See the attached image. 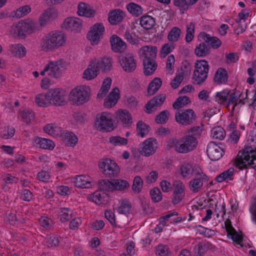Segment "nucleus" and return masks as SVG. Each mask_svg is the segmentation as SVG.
<instances>
[{"mask_svg":"<svg viewBox=\"0 0 256 256\" xmlns=\"http://www.w3.org/2000/svg\"><path fill=\"white\" fill-rule=\"evenodd\" d=\"M157 148L156 140L150 138L140 144V152L142 156L148 157L154 154Z\"/></svg>","mask_w":256,"mask_h":256,"instance_id":"nucleus-12","label":"nucleus"},{"mask_svg":"<svg viewBox=\"0 0 256 256\" xmlns=\"http://www.w3.org/2000/svg\"><path fill=\"white\" fill-rule=\"evenodd\" d=\"M72 182L76 187L82 188H88L92 186V179L87 175L76 176L72 178Z\"/></svg>","mask_w":256,"mask_h":256,"instance_id":"nucleus-20","label":"nucleus"},{"mask_svg":"<svg viewBox=\"0 0 256 256\" xmlns=\"http://www.w3.org/2000/svg\"><path fill=\"white\" fill-rule=\"evenodd\" d=\"M77 13L80 16L86 18L92 17L95 15V10L90 6L84 2H80L78 6Z\"/></svg>","mask_w":256,"mask_h":256,"instance_id":"nucleus-27","label":"nucleus"},{"mask_svg":"<svg viewBox=\"0 0 256 256\" xmlns=\"http://www.w3.org/2000/svg\"><path fill=\"white\" fill-rule=\"evenodd\" d=\"M200 40H203L207 44H210L212 48L216 49L222 45L221 40L216 36H211L205 32H201L198 36Z\"/></svg>","mask_w":256,"mask_h":256,"instance_id":"nucleus-22","label":"nucleus"},{"mask_svg":"<svg viewBox=\"0 0 256 256\" xmlns=\"http://www.w3.org/2000/svg\"><path fill=\"white\" fill-rule=\"evenodd\" d=\"M110 142L114 146H120L128 144V140L120 136H113L109 138Z\"/></svg>","mask_w":256,"mask_h":256,"instance_id":"nucleus-58","label":"nucleus"},{"mask_svg":"<svg viewBox=\"0 0 256 256\" xmlns=\"http://www.w3.org/2000/svg\"><path fill=\"white\" fill-rule=\"evenodd\" d=\"M155 19L148 15L143 16L140 20L141 26L146 30L151 29L155 24Z\"/></svg>","mask_w":256,"mask_h":256,"instance_id":"nucleus-39","label":"nucleus"},{"mask_svg":"<svg viewBox=\"0 0 256 256\" xmlns=\"http://www.w3.org/2000/svg\"><path fill=\"white\" fill-rule=\"evenodd\" d=\"M110 42L112 48L115 52H122L126 49V46L124 42L116 35L114 34L111 36Z\"/></svg>","mask_w":256,"mask_h":256,"instance_id":"nucleus-25","label":"nucleus"},{"mask_svg":"<svg viewBox=\"0 0 256 256\" xmlns=\"http://www.w3.org/2000/svg\"><path fill=\"white\" fill-rule=\"evenodd\" d=\"M211 136L214 139L222 140L226 136V132L222 127L216 126L212 130Z\"/></svg>","mask_w":256,"mask_h":256,"instance_id":"nucleus-51","label":"nucleus"},{"mask_svg":"<svg viewBox=\"0 0 256 256\" xmlns=\"http://www.w3.org/2000/svg\"><path fill=\"white\" fill-rule=\"evenodd\" d=\"M175 62L174 56L173 54L169 56L166 60V72L169 74H172L174 72V65Z\"/></svg>","mask_w":256,"mask_h":256,"instance_id":"nucleus-62","label":"nucleus"},{"mask_svg":"<svg viewBox=\"0 0 256 256\" xmlns=\"http://www.w3.org/2000/svg\"><path fill=\"white\" fill-rule=\"evenodd\" d=\"M119 62L122 70L126 72H132L136 68V60L130 53L125 54L120 56Z\"/></svg>","mask_w":256,"mask_h":256,"instance_id":"nucleus-11","label":"nucleus"},{"mask_svg":"<svg viewBox=\"0 0 256 256\" xmlns=\"http://www.w3.org/2000/svg\"><path fill=\"white\" fill-rule=\"evenodd\" d=\"M166 96L164 94H160L154 96L146 104V112L151 114L152 112L160 107L164 102Z\"/></svg>","mask_w":256,"mask_h":256,"instance_id":"nucleus-21","label":"nucleus"},{"mask_svg":"<svg viewBox=\"0 0 256 256\" xmlns=\"http://www.w3.org/2000/svg\"><path fill=\"white\" fill-rule=\"evenodd\" d=\"M132 205L130 202L126 199L122 200L118 212L119 214L127 215L131 212Z\"/></svg>","mask_w":256,"mask_h":256,"instance_id":"nucleus-41","label":"nucleus"},{"mask_svg":"<svg viewBox=\"0 0 256 256\" xmlns=\"http://www.w3.org/2000/svg\"><path fill=\"white\" fill-rule=\"evenodd\" d=\"M189 98L186 96L179 97L176 100L173 104V107L174 108H179L183 107L184 106L190 103Z\"/></svg>","mask_w":256,"mask_h":256,"instance_id":"nucleus-60","label":"nucleus"},{"mask_svg":"<svg viewBox=\"0 0 256 256\" xmlns=\"http://www.w3.org/2000/svg\"><path fill=\"white\" fill-rule=\"evenodd\" d=\"M31 12V8L28 5H25L20 7L14 12V16L16 18L23 17Z\"/></svg>","mask_w":256,"mask_h":256,"instance_id":"nucleus-56","label":"nucleus"},{"mask_svg":"<svg viewBox=\"0 0 256 256\" xmlns=\"http://www.w3.org/2000/svg\"><path fill=\"white\" fill-rule=\"evenodd\" d=\"M143 186V180L140 176H136L133 180L132 190L134 193L139 194Z\"/></svg>","mask_w":256,"mask_h":256,"instance_id":"nucleus-54","label":"nucleus"},{"mask_svg":"<svg viewBox=\"0 0 256 256\" xmlns=\"http://www.w3.org/2000/svg\"><path fill=\"white\" fill-rule=\"evenodd\" d=\"M98 189L105 193L114 191L112 180L110 181L108 180H101L98 182Z\"/></svg>","mask_w":256,"mask_h":256,"instance_id":"nucleus-45","label":"nucleus"},{"mask_svg":"<svg viewBox=\"0 0 256 256\" xmlns=\"http://www.w3.org/2000/svg\"><path fill=\"white\" fill-rule=\"evenodd\" d=\"M112 58L110 57H104L92 60L93 66H96L98 71L101 70L104 72L110 71L112 68Z\"/></svg>","mask_w":256,"mask_h":256,"instance_id":"nucleus-18","label":"nucleus"},{"mask_svg":"<svg viewBox=\"0 0 256 256\" xmlns=\"http://www.w3.org/2000/svg\"><path fill=\"white\" fill-rule=\"evenodd\" d=\"M60 221L62 222H68L72 218V210L68 208H62L60 209Z\"/></svg>","mask_w":256,"mask_h":256,"instance_id":"nucleus-48","label":"nucleus"},{"mask_svg":"<svg viewBox=\"0 0 256 256\" xmlns=\"http://www.w3.org/2000/svg\"><path fill=\"white\" fill-rule=\"evenodd\" d=\"M148 126L146 125L142 121H139L136 124L137 135L142 138L148 135L149 132Z\"/></svg>","mask_w":256,"mask_h":256,"instance_id":"nucleus-53","label":"nucleus"},{"mask_svg":"<svg viewBox=\"0 0 256 256\" xmlns=\"http://www.w3.org/2000/svg\"><path fill=\"white\" fill-rule=\"evenodd\" d=\"M176 122L184 126L192 124L196 119V114L192 109L180 110L175 114Z\"/></svg>","mask_w":256,"mask_h":256,"instance_id":"nucleus-10","label":"nucleus"},{"mask_svg":"<svg viewBox=\"0 0 256 256\" xmlns=\"http://www.w3.org/2000/svg\"><path fill=\"white\" fill-rule=\"evenodd\" d=\"M92 61L83 74V77L86 80H91L96 78L98 75V70L96 66H93Z\"/></svg>","mask_w":256,"mask_h":256,"instance_id":"nucleus-35","label":"nucleus"},{"mask_svg":"<svg viewBox=\"0 0 256 256\" xmlns=\"http://www.w3.org/2000/svg\"><path fill=\"white\" fill-rule=\"evenodd\" d=\"M90 93V90L87 86H76L70 92V99L74 104L82 105L89 100Z\"/></svg>","mask_w":256,"mask_h":256,"instance_id":"nucleus-5","label":"nucleus"},{"mask_svg":"<svg viewBox=\"0 0 256 256\" xmlns=\"http://www.w3.org/2000/svg\"><path fill=\"white\" fill-rule=\"evenodd\" d=\"M229 95V91L228 90H224L222 92H217L215 100L216 101L220 104L226 105L227 98Z\"/></svg>","mask_w":256,"mask_h":256,"instance_id":"nucleus-55","label":"nucleus"},{"mask_svg":"<svg viewBox=\"0 0 256 256\" xmlns=\"http://www.w3.org/2000/svg\"><path fill=\"white\" fill-rule=\"evenodd\" d=\"M234 174V168H231L218 176L216 178V180L218 182H222L224 180H232Z\"/></svg>","mask_w":256,"mask_h":256,"instance_id":"nucleus-44","label":"nucleus"},{"mask_svg":"<svg viewBox=\"0 0 256 256\" xmlns=\"http://www.w3.org/2000/svg\"><path fill=\"white\" fill-rule=\"evenodd\" d=\"M98 166L104 174L108 177L116 176L120 172L118 165L110 159L101 160Z\"/></svg>","mask_w":256,"mask_h":256,"instance_id":"nucleus-9","label":"nucleus"},{"mask_svg":"<svg viewBox=\"0 0 256 256\" xmlns=\"http://www.w3.org/2000/svg\"><path fill=\"white\" fill-rule=\"evenodd\" d=\"M62 139L67 142L70 146H74L78 142V138L72 132L68 130L62 131L60 134Z\"/></svg>","mask_w":256,"mask_h":256,"instance_id":"nucleus-37","label":"nucleus"},{"mask_svg":"<svg viewBox=\"0 0 256 256\" xmlns=\"http://www.w3.org/2000/svg\"><path fill=\"white\" fill-rule=\"evenodd\" d=\"M63 64V62L61 60L50 61L40 72V74L42 76L47 74L51 78H58L62 74Z\"/></svg>","mask_w":256,"mask_h":256,"instance_id":"nucleus-8","label":"nucleus"},{"mask_svg":"<svg viewBox=\"0 0 256 256\" xmlns=\"http://www.w3.org/2000/svg\"><path fill=\"white\" fill-rule=\"evenodd\" d=\"M96 128L100 130L110 132L114 129L112 115L108 112H104L96 116L95 123Z\"/></svg>","mask_w":256,"mask_h":256,"instance_id":"nucleus-6","label":"nucleus"},{"mask_svg":"<svg viewBox=\"0 0 256 256\" xmlns=\"http://www.w3.org/2000/svg\"><path fill=\"white\" fill-rule=\"evenodd\" d=\"M14 34L20 38H24L26 32L30 33L32 31L31 25L25 22H20L12 28Z\"/></svg>","mask_w":256,"mask_h":256,"instance_id":"nucleus-19","label":"nucleus"},{"mask_svg":"<svg viewBox=\"0 0 256 256\" xmlns=\"http://www.w3.org/2000/svg\"><path fill=\"white\" fill-rule=\"evenodd\" d=\"M197 166L192 168L189 164L182 165L180 168L181 174L184 178H188L191 174L194 175V170Z\"/></svg>","mask_w":256,"mask_h":256,"instance_id":"nucleus-50","label":"nucleus"},{"mask_svg":"<svg viewBox=\"0 0 256 256\" xmlns=\"http://www.w3.org/2000/svg\"><path fill=\"white\" fill-rule=\"evenodd\" d=\"M206 152L208 158L213 161L220 160L224 152L223 148L214 142H210L207 146Z\"/></svg>","mask_w":256,"mask_h":256,"instance_id":"nucleus-14","label":"nucleus"},{"mask_svg":"<svg viewBox=\"0 0 256 256\" xmlns=\"http://www.w3.org/2000/svg\"><path fill=\"white\" fill-rule=\"evenodd\" d=\"M106 194L102 190H98L92 194L88 196V198L90 200L97 204H101L104 201V198Z\"/></svg>","mask_w":256,"mask_h":256,"instance_id":"nucleus-36","label":"nucleus"},{"mask_svg":"<svg viewBox=\"0 0 256 256\" xmlns=\"http://www.w3.org/2000/svg\"><path fill=\"white\" fill-rule=\"evenodd\" d=\"M170 251L168 246L163 244H160L156 247V256H169Z\"/></svg>","mask_w":256,"mask_h":256,"instance_id":"nucleus-59","label":"nucleus"},{"mask_svg":"<svg viewBox=\"0 0 256 256\" xmlns=\"http://www.w3.org/2000/svg\"><path fill=\"white\" fill-rule=\"evenodd\" d=\"M194 172V178L190 181L189 188L192 192H198L200 190L204 183L208 182L209 178L200 167H196Z\"/></svg>","mask_w":256,"mask_h":256,"instance_id":"nucleus-7","label":"nucleus"},{"mask_svg":"<svg viewBox=\"0 0 256 256\" xmlns=\"http://www.w3.org/2000/svg\"><path fill=\"white\" fill-rule=\"evenodd\" d=\"M36 178L40 181L47 182L50 180V176L48 172L42 170L38 173Z\"/></svg>","mask_w":256,"mask_h":256,"instance_id":"nucleus-64","label":"nucleus"},{"mask_svg":"<svg viewBox=\"0 0 256 256\" xmlns=\"http://www.w3.org/2000/svg\"><path fill=\"white\" fill-rule=\"evenodd\" d=\"M173 186L174 190L172 201V204L175 205L178 204L184 198L185 196V186L180 180L174 181Z\"/></svg>","mask_w":256,"mask_h":256,"instance_id":"nucleus-16","label":"nucleus"},{"mask_svg":"<svg viewBox=\"0 0 256 256\" xmlns=\"http://www.w3.org/2000/svg\"><path fill=\"white\" fill-rule=\"evenodd\" d=\"M210 246L209 242H200L195 246L194 251L197 256H202L210 248Z\"/></svg>","mask_w":256,"mask_h":256,"instance_id":"nucleus-49","label":"nucleus"},{"mask_svg":"<svg viewBox=\"0 0 256 256\" xmlns=\"http://www.w3.org/2000/svg\"><path fill=\"white\" fill-rule=\"evenodd\" d=\"M152 200L155 202H158L162 200V194L160 190L155 188L152 189L150 192Z\"/></svg>","mask_w":256,"mask_h":256,"instance_id":"nucleus-63","label":"nucleus"},{"mask_svg":"<svg viewBox=\"0 0 256 256\" xmlns=\"http://www.w3.org/2000/svg\"><path fill=\"white\" fill-rule=\"evenodd\" d=\"M10 50L14 56L18 58H23L26 54V48L20 44L12 45Z\"/></svg>","mask_w":256,"mask_h":256,"instance_id":"nucleus-33","label":"nucleus"},{"mask_svg":"<svg viewBox=\"0 0 256 256\" xmlns=\"http://www.w3.org/2000/svg\"><path fill=\"white\" fill-rule=\"evenodd\" d=\"M126 8L129 12L135 16L142 15L144 11L141 6L134 2L128 4L126 6Z\"/></svg>","mask_w":256,"mask_h":256,"instance_id":"nucleus-46","label":"nucleus"},{"mask_svg":"<svg viewBox=\"0 0 256 256\" xmlns=\"http://www.w3.org/2000/svg\"><path fill=\"white\" fill-rule=\"evenodd\" d=\"M171 147L180 154H186L194 150L197 146L198 141L194 136L186 134L179 140H172L170 142Z\"/></svg>","mask_w":256,"mask_h":256,"instance_id":"nucleus-3","label":"nucleus"},{"mask_svg":"<svg viewBox=\"0 0 256 256\" xmlns=\"http://www.w3.org/2000/svg\"><path fill=\"white\" fill-rule=\"evenodd\" d=\"M44 131L52 136H58L62 134V130L60 127L54 124H48L44 128Z\"/></svg>","mask_w":256,"mask_h":256,"instance_id":"nucleus-43","label":"nucleus"},{"mask_svg":"<svg viewBox=\"0 0 256 256\" xmlns=\"http://www.w3.org/2000/svg\"><path fill=\"white\" fill-rule=\"evenodd\" d=\"M214 80L218 84L224 83L228 80L227 72L224 68H219L215 74Z\"/></svg>","mask_w":256,"mask_h":256,"instance_id":"nucleus-42","label":"nucleus"},{"mask_svg":"<svg viewBox=\"0 0 256 256\" xmlns=\"http://www.w3.org/2000/svg\"><path fill=\"white\" fill-rule=\"evenodd\" d=\"M119 120L124 126H130L132 123V118L130 114L126 110H120L117 112Z\"/></svg>","mask_w":256,"mask_h":256,"instance_id":"nucleus-31","label":"nucleus"},{"mask_svg":"<svg viewBox=\"0 0 256 256\" xmlns=\"http://www.w3.org/2000/svg\"><path fill=\"white\" fill-rule=\"evenodd\" d=\"M143 65L144 73L146 76L152 74L158 66L155 60H149L148 59L143 60Z\"/></svg>","mask_w":256,"mask_h":256,"instance_id":"nucleus-30","label":"nucleus"},{"mask_svg":"<svg viewBox=\"0 0 256 256\" xmlns=\"http://www.w3.org/2000/svg\"><path fill=\"white\" fill-rule=\"evenodd\" d=\"M114 191V190H124L130 186L128 182L124 180L114 179L112 180Z\"/></svg>","mask_w":256,"mask_h":256,"instance_id":"nucleus-47","label":"nucleus"},{"mask_svg":"<svg viewBox=\"0 0 256 256\" xmlns=\"http://www.w3.org/2000/svg\"><path fill=\"white\" fill-rule=\"evenodd\" d=\"M157 51V48L156 46H146L140 49L139 52L144 58V59L152 60H155Z\"/></svg>","mask_w":256,"mask_h":256,"instance_id":"nucleus-23","label":"nucleus"},{"mask_svg":"<svg viewBox=\"0 0 256 256\" xmlns=\"http://www.w3.org/2000/svg\"><path fill=\"white\" fill-rule=\"evenodd\" d=\"M62 27L68 31L78 32L82 28V20L76 18H68L65 19Z\"/></svg>","mask_w":256,"mask_h":256,"instance_id":"nucleus-17","label":"nucleus"},{"mask_svg":"<svg viewBox=\"0 0 256 256\" xmlns=\"http://www.w3.org/2000/svg\"><path fill=\"white\" fill-rule=\"evenodd\" d=\"M124 16V14L121 10H115L110 13L108 21L112 24L116 25L122 21Z\"/></svg>","mask_w":256,"mask_h":256,"instance_id":"nucleus-34","label":"nucleus"},{"mask_svg":"<svg viewBox=\"0 0 256 256\" xmlns=\"http://www.w3.org/2000/svg\"><path fill=\"white\" fill-rule=\"evenodd\" d=\"M104 27L102 24L97 23L91 28L90 31L88 34V38L92 45L97 44L100 38L103 35Z\"/></svg>","mask_w":256,"mask_h":256,"instance_id":"nucleus-13","label":"nucleus"},{"mask_svg":"<svg viewBox=\"0 0 256 256\" xmlns=\"http://www.w3.org/2000/svg\"><path fill=\"white\" fill-rule=\"evenodd\" d=\"M236 160L237 167L240 169L255 168H256V147L248 146L243 152H239Z\"/></svg>","mask_w":256,"mask_h":256,"instance_id":"nucleus-2","label":"nucleus"},{"mask_svg":"<svg viewBox=\"0 0 256 256\" xmlns=\"http://www.w3.org/2000/svg\"><path fill=\"white\" fill-rule=\"evenodd\" d=\"M162 80L160 78H154L150 84L148 88V94L150 96L154 94L160 88Z\"/></svg>","mask_w":256,"mask_h":256,"instance_id":"nucleus-40","label":"nucleus"},{"mask_svg":"<svg viewBox=\"0 0 256 256\" xmlns=\"http://www.w3.org/2000/svg\"><path fill=\"white\" fill-rule=\"evenodd\" d=\"M119 92V89L117 88H115L112 90L104 100L105 106L111 108L115 105L120 98Z\"/></svg>","mask_w":256,"mask_h":256,"instance_id":"nucleus-28","label":"nucleus"},{"mask_svg":"<svg viewBox=\"0 0 256 256\" xmlns=\"http://www.w3.org/2000/svg\"><path fill=\"white\" fill-rule=\"evenodd\" d=\"M199 0H174V5L177 7L180 12L184 14L190 6L196 4Z\"/></svg>","mask_w":256,"mask_h":256,"instance_id":"nucleus-29","label":"nucleus"},{"mask_svg":"<svg viewBox=\"0 0 256 256\" xmlns=\"http://www.w3.org/2000/svg\"><path fill=\"white\" fill-rule=\"evenodd\" d=\"M34 145L36 147L43 149L52 150L55 146L54 142L52 140L39 137L35 138L34 139Z\"/></svg>","mask_w":256,"mask_h":256,"instance_id":"nucleus-26","label":"nucleus"},{"mask_svg":"<svg viewBox=\"0 0 256 256\" xmlns=\"http://www.w3.org/2000/svg\"><path fill=\"white\" fill-rule=\"evenodd\" d=\"M210 52V47L206 42H202L196 46L194 54L198 57H204Z\"/></svg>","mask_w":256,"mask_h":256,"instance_id":"nucleus-32","label":"nucleus"},{"mask_svg":"<svg viewBox=\"0 0 256 256\" xmlns=\"http://www.w3.org/2000/svg\"><path fill=\"white\" fill-rule=\"evenodd\" d=\"M181 30L179 28L174 27L168 35V39L170 42H176L178 40L181 34Z\"/></svg>","mask_w":256,"mask_h":256,"instance_id":"nucleus-52","label":"nucleus"},{"mask_svg":"<svg viewBox=\"0 0 256 256\" xmlns=\"http://www.w3.org/2000/svg\"><path fill=\"white\" fill-rule=\"evenodd\" d=\"M58 16V12L52 8H49L41 15L40 18V24L44 26L49 21L55 19Z\"/></svg>","mask_w":256,"mask_h":256,"instance_id":"nucleus-24","label":"nucleus"},{"mask_svg":"<svg viewBox=\"0 0 256 256\" xmlns=\"http://www.w3.org/2000/svg\"><path fill=\"white\" fill-rule=\"evenodd\" d=\"M50 103L56 106H62L66 103L64 92L59 88L51 89L48 92Z\"/></svg>","mask_w":256,"mask_h":256,"instance_id":"nucleus-15","label":"nucleus"},{"mask_svg":"<svg viewBox=\"0 0 256 256\" xmlns=\"http://www.w3.org/2000/svg\"><path fill=\"white\" fill-rule=\"evenodd\" d=\"M66 42V36L62 32L52 31L42 38L40 48L46 52H53L62 46Z\"/></svg>","mask_w":256,"mask_h":256,"instance_id":"nucleus-1","label":"nucleus"},{"mask_svg":"<svg viewBox=\"0 0 256 256\" xmlns=\"http://www.w3.org/2000/svg\"><path fill=\"white\" fill-rule=\"evenodd\" d=\"M35 102L40 107H46L50 103L48 92L46 94H40L36 96Z\"/></svg>","mask_w":256,"mask_h":256,"instance_id":"nucleus-38","label":"nucleus"},{"mask_svg":"<svg viewBox=\"0 0 256 256\" xmlns=\"http://www.w3.org/2000/svg\"><path fill=\"white\" fill-rule=\"evenodd\" d=\"M194 70L192 76V82L194 85H201L208 76L209 65L205 60H197L194 63Z\"/></svg>","mask_w":256,"mask_h":256,"instance_id":"nucleus-4","label":"nucleus"},{"mask_svg":"<svg viewBox=\"0 0 256 256\" xmlns=\"http://www.w3.org/2000/svg\"><path fill=\"white\" fill-rule=\"evenodd\" d=\"M169 112L167 110H164L160 112L155 118V120L158 124H164L167 122L169 117Z\"/></svg>","mask_w":256,"mask_h":256,"instance_id":"nucleus-61","label":"nucleus"},{"mask_svg":"<svg viewBox=\"0 0 256 256\" xmlns=\"http://www.w3.org/2000/svg\"><path fill=\"white\" fill-rule=\"evenodd\" d=\"M194 27L195 26L193 22H190L186 26V33L185 38V40L187 43H190L194 39Z\"/></svg>","mask_w":256,"mask_h":256,"instance_id":"nucleus-57","label":"nucleus"}]
</instances>
